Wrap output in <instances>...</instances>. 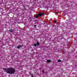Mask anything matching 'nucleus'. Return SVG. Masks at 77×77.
Wrapping results in <instances>:
<instances>
[{
    "label": "nucleus",
    "instance_id": "nucleus-1",
    "mask_svg": "<svg viewBox=\"0 0 77 77\" xmlns=\"http://www.w3.org/2000/svg\"><path fill=\"white\" fill-rule=\"evenodd\" d=\"M3 69L5 72H6L8 74H14L15 72V69L13 68L9 67L7 68H4Z\"/></svg>",
    "mask_w": 77,
    "mask_h": 77
},
{
    "label": "nucleus",
    "instance_id": "nucleus-2",
    "mask_svg": "<svg viewBox=\"0 0 77 77\" xmlns=\"http://www.w3.org/2000/svg\"><path fill=\"white\" fill-rule=\"evenodd\" d=\"M42 15H44V14L42 13H39L38 15H36V17H37V18H38V17H39V16L41 17L42 16Z\"/></svg>",
    "mask_w": 77,
    "mask_h": 77
},
{
    "label": "nucleus",
    "instance_id": "nucleus-3",
    "mask_svg": "<svg viewBox=\"0 0 77 77\" xmlns=\"http://www.w3.org/2000/svg\"><path fill=\"white\" fill-rule=\"evenodd\" d=\"M10 32H13V30L12 29H10L9 30Z\"/></svg>",
    "mask_w": 77,
    "mask_h": 77
},
{
    "label": "nucleus",
    "instance_id": "nucleus-4",
    "mask_svg": "<svg viewBox=\"0 0 77 77\" xmlns=\"http://www.w3.org/2000/svg\"><path fill=\"white\" fill-rule=\"evenodd\" d=\"M47 61L48 62H51V60H47Z\"/></svg>",
    "mask_w": 77,
    "mask_h": 77
},
{
    "label": "nucleus",
    "instance_id": "nucleus-5",
    "mask_svg": "<svg viewBox=\"0 0 77 77\" xmlns=\"http://www.w3.org/2000/svg\"><path fill=\"white\" fill-rule=\"evenodd\" d=\"M58 62H61V60H58Z\"/></svg>",
    "mask_w": 77,
    "mask_h": 77
},
{
    "label": "nucleus",
    "instance_id": "nucleus-6",
    "mask_svg": "<svg viewBox=\"0 0 77 77\" xmlns=\"http://www.w3.org/2000/svg\"><path fill=\"white\" fill-rule=\"evenodd\" d=\"M37 45H39V43L38 42H37Z\"/></svg>",
    "mask_w": 77,
    "mask_h": 77
},
{
    "label": "nucleus",
    "instance_id": "nucleus-7",
    "mask_svg": "<svg viewBox=\"0 0 77 77\" xmlns=\"http://www.w3.org/2000/svg\"><path fill=\"white\" fill-rule=\"evenodd\" d=\"M21 48V46H18L17 47V48L19 49V48Z\"/></svg>",
    "mask_w": 77,
    "mask_h": 77
},
{
    "label": "nucleus",
    "instance_id": "nucleus-8",
    "mask_svg": "<svg viewBox=\"0 0 77 77\" xmlns=\"http://www.w3.org/2000/svg\"><path fill=\"white\" fill-rule=\"evenodd\" d=\"M54 23H57V21H54Z\"/></svg>",
    "mask_w": 77,
    "mask_h": 77
},
{
    "label": "nucleus",
    "instance_id": "nucleus-9",
    "mask_svg": "<svg viewBox=\"0 0 77 77\" xmlns=\"http://www.w3.org/2000/svg\"><path fill=\"white\" fill-rule=\"evenodd\" d=\"M34 46H35H35L36 45V44H34Z\"/></svg>",
    "mask_w": 77,
    "mask_h": 77
},
{
    "label": "nucleus",
    "instance_id": "nucleus-10",
    "mask_svg": "<svg viewBox=\"0 0 77 77\" xmlns=\"http://www.w3.org/2000/svg\"><path fill=\"white\" fill-rule=\"evenodd\" d=\"M34 27H36V25H34Z\"/></svg>",
    "mask_w": 77,
    "mask_h": 77
},
{
    "label": "nucleus",
    "instance_id": "nucleus-11",
    "mask_svg": "<svg viewBox=\"0 0 77 77\" xmlns=\"http://www.w3.org/2000/svg\"><path fill=\"white\" fill-rule=\"evenodd\" d=\"M32 77H33V76L32 75Z\"/></svg>",
    "mask_w": 77,
    "mask_h": 77
}]
</instances>
